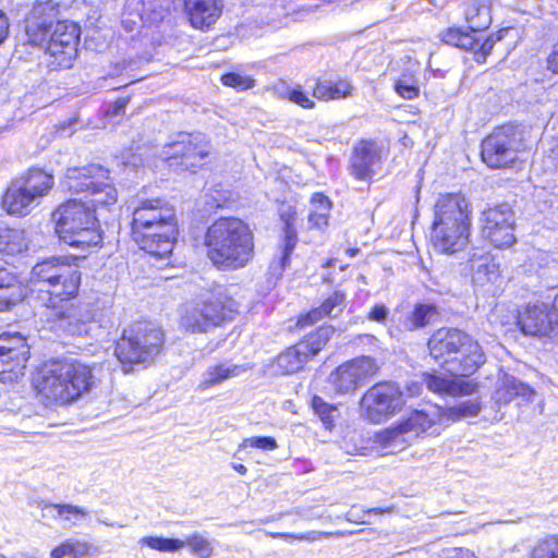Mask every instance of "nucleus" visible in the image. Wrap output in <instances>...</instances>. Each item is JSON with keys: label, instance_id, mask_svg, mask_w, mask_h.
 Returning a JSON list of instances; mask_svg holds the SVG:
<instances>
[{"label": "nucleus", "instance_id": "nucleus-30", "mask_svg": "<svg viewBox=\"0 0 558 558\" xmlns=\"http://www.w3.org/2000/svg\"><path fill=\"white\" fill-rule=\"evenodd\" d=\"M311 210L307 215L310 229L324 231L329 226L332 201L324 192H315L310 198Z\"/></svg>", "mask_w": 558, "mask_h": 558}, {"label": "nucleus", "instance_id": "nucleus-1", "mask_svg": "<svg viewBox=\"0 0 558 558\" xmlns=\"http://www.w3.org/2000/svg\"><path fill=\"white\" fill-rule=\"evenodd\" d=\"M97 384L96 365L78 357L59 356L41 363L33 373L35 398L45 407H69Z\"/></svg>", "mask_w": 558, "mask_h": 558}, {"label": "nucleus", "instance_id": "nucleus-41", "mask_svg": "<svg viewBox=\"0 0 558 558\" xmlns=\"http://www.w3.org/2000/svg\"><path fill=\"white\" fill-rule=\"evenodd\" d=\"M500 398L505 402H510L515 398H522L525 401L531 400L535 391L526 384L515 379L507 380L499 388Z\"/></svg>", "mask_w": 558, "mask_h": 558}, {"label": "nucleus", "instance_id": "nucleus-29", "mask_svg": "<svg viewBox=\"0 0 558 558\" xmlns=\"http://www.w3.org/2000/svg\"><path fill=\"white\" fill-rule=\"evenodd\" d=\"M35 202L37 199L15 181H12L4 190L0 204L8 215L23 218L32 211Z\"/></svg>", "mask_w": 558, "mask_h": 558}, {"label": "nucleus", "instance_id": "nucleus-33", "mask_svg": "<svg viewBox=\"0 0 558 558\" xmlns=\"http://www.w3.org/2000/svg\"><path fill=\"white\" fill-rule=\"evenodd\" d=\"M438 316L439 311L435 303H415L411 312L404 318V328L408 331L423 329L433 324Z\"/></svg>", "mask_w": 558, "mask_h": 558}, {"label": "nucleus", "instance_id": "nucleus-16", "mask_svg": "<svg viewBox=\"0 0 558 558\" xmlns=\"http://www.w3.org/2000/svg\"><path fill=\"white\" fill-rule=\"evenodd\" d=\"M481 222V235L493 247L506 250L517 242L514 211L509 205L486 207L482 211Z\"/></svg>", "mask_w": 558, "mask_h": 558}, {"label": "nucleus", "instance_id": "nucleus-24", "mask_svg": "<svg viewBox=\"0 0 558 558\" xmlns=\"http://www.w3.org/2000/svg\"><path fill=\"white\" fill-rule=\"evenodd\" d=\"M29 293L28 284L17 274L0 266V312L11 311L23 303Z\"/></svg>", "mask_w": 558, "mask_h": 558}, {"label": "nucleus", "instance_id": "nucleus-57", "mask_svg": "<svg viewBox=\"0 0 558 558\" xmlns=\"http://www.w3.org/2000/svg\"><path fill=\"white\" fill-rule=\"evenodd\" d=\"M397 508L393 505L387 506V507H375V508H368L364 511V515H384V514H391L396 512Z\"/></svg>", "mask_w": 558, "mask_h": 558}, {"label": "nucleus", "instance_id": "nucleus-12", "mask_svg": "<svg viewBox=\"0 0 558 558\" xmlns=\"http://www.w3.org/2000/svg\"><path fill=\"white\" fill-rule=\"evenodd\" d=\"M210 143L202 133L180 132L166 145L163 159L177 171L196 172L209 163Z\"/></svg>", "mask_w": 558, "mask_h": 558}, {"label": "nucleus", "instance_id": "nucleus-26", "mask_svg": "<svg viewBox=\"0 0 558 558\" xmlns=\"http://www.w3.org/2000/svg\"><path fill=\"white\" fill-rule=\"evenodd\" d=\"M184 10L191 25L199 31H208L221 14L220 0H183Z\"/></svg>", "mask_w": 558, "mask_h": 558}, {"label": "nucleus", "instance_id": "nucleus-51", "mask_svg": "<svg viewBox=\"0 0 558 558\" xmlns=\"http://www.w3.org/2000/svg\"><path fill=\"white\" fill-rule=\"evenodd\" d=\"M130 100V96L121 97L114 100L112 104L108 105L107 108L104 110V117L106 119H113L118 116L124 114L125 108Z\"/></svg>", "mask_w": 558, "mask_h": 558}, {"label": "nucleus", "instance_id": "nucleus-7", "mask_svg": "<svg viewBox=\"0 0 558 558\" xmlns=\"http://www.w3.org/2000/svg\"><path fill=\"white\" fill-rule=\"evenodd\" d=\"M166 347L163 329L149 320H136L123 328L113 342V356L124 374L150 364Z\"/></svg>", "mask_w": 558, "mask_h": 558}, {"label": "nucleus", "instance_id": "nucleus-6", "mask_svg": "<svg viewBox=\"0 0 558 558\" xmlns=\"http://www.w3.org/2000/svg\"><path fill=\"white\" fill-rule=\"evenodd\" d=\"M432 359L450 375L472 376L484 363L485 353L470 333L454 327H440L427 340Z\"/></svg>", "mask_w": 558, "mask_h": 558}, {"label": "nucleus", "instance_id": "nucleus-63", "mask_svg": "<svg viewBox=\"0 0 558 558\" xmlns=\"http://www.w3.org/2000/svg\"><path fill=\"white\" fill-rule=\"evenodd\" d=\"M360 253V248L359 247H350L345 251V254L347 256L349 257H354L356 256L357 254Z\"/></svg>", "mask_w": 558, "mask_h": 558}, {"label": "nucleus", "instance_id": "nucleus-46", "mask_svg": "<svg viewBox=\"0 0 558 558\" xmlns=\"http://www.w3.org/2000/svg\"><path fill=\"white\" fill-rule=\"evenodd\" d=\"M143 544L148 546L150 549L160 553H174L183 547L182 539L179 538H167L161 536H146L142 539Z\"/></svg>", "mask_w": 558, "mask_h": 558}, {"label": "nucleus", "instance_id": "nucleus-8", "mask_svg": "<svg viewBox=\"0 0 558 558\" xmlns=\"http://www.w3.org/2000/svg\"><path fill=\"white\" fill-rule=\"evenodd\" d=\"M60 185L65 194L107 209L116 205L119 198L110 169L99 162L68 167Z\"/></svg>", "mask_w": 558, "mask_h": 558}, {"label": "nucleus", "instance_id": "nucleus-38", "mask_svg": "<svg viewBox=\"0 0 558 558\" xmlns=\"http://www.w3.org/2000/svg\"><path fill=\"white\" fill-rule=\"evenodd\" d=\"M393 90L403 99L412 100L420 96V84L416 73L405 69L393 83Z\"/></svg>", "mask_w": 558, "mask_h": 558}, {"label": "nucleus", "instance_id": "nucleus-27", "mask_svg": "<svg viewBox=\"0 0 558 558\" xmlns=\"http://www.w3.org/2000/svg\"><path fill=\"white\" fill-rule=\"evenodd\" d=\"M354 85L348 77L329 80L318 76L312 86V96L318 101L329 102L348 99L354 94Z\"/></svg>", "mask_w": 558, "mask_h": 558}, {"label": "nucleus", "instance_id": "nucleus-42", "mask_svg": "<svg viewBox=\"0 0 558 558\" xmlns=\"http://www.w3.org/2000/svg\"><path fill=\"white\" fill-rule=\"evenodd\" d=\"M529 558H558V534L538 539L529 550Z\"/></svg>", "mask_w": 558, "mask_h": 558}, {"label": "nucleus", "instance_id": "nucleus-2", "mask_svg": "<svg viewBox=\"0 0 558 558\" xmlns=\"http://www.w3.org/2000/svg\"><path fill=\"white\" fill-rule=\"evenodd\" d=\"M129 235L145 254L156 259L170 257L180 236L175 207L165 197L141 199L131 211Z\"/></svg>", "mask_w": 558, "mask_h": 558}, {"label": "nucleus", "instance_id": "nucleus-15", "mask_svg": "<svg viewBox=\"0 0 558 558\" xmlns=\"http://www.w3.org/2000/svg\"><path fill=\"white\" fill-rule=\"evenodd\" d=\"M32 357L27 337L19 331L0 333V381L15 384L26 374Z\"/></svg>", "mask_w": 558, "mask_h": 558}, {"label": "nucleus", "instance_id": "nucleus-22", "mask_svg": "<svg viewBox=\"0 0 558 558\" xmlns=\"http://www.w3.org/2000/svg\"><path fill=\"white\" fill-rule=\"evenodd\" d=\"M347 304V294L343 290H333L317 306H313L295 316L294 326L304 330L326 318H337L343 313Z\"/></svg>", "mask_w": 558, "mask_h": 558}, {"label": "nucleus", "instance_id": "nucleus-40", "mask_svg": "<svg viewBox=\"0 0 558 558\" xmlns=\"http://www.w3.org/2000/svg\"><path fill=\"white\" fill-rule=\"evenodd\" d=\"M278 97L288 100L302 109L313 110L316 107V99L312 94L308 95L304 87L300 84L288 86L278 93Z\"/></svg>", "mask_w": 558, "mask_h": 558}, {"label": "nucleus", "instance_id": "nucleus-52", "mask_svg": "<svg viewBox=\"0 0 558 558\" xmlns=\"http://www.w3.org/2000/svg\"><path fill=\"white\" fill-rule=\"evenodd\" d=\"M246 442L253 448L264 451H271L277 448V441L271 436H259L246 439Z\"/></svg>", "mask_w": 558, "mask_h": 558}, {"label": "nucleus", "instance_id": "nucleus-48", "mask_svg": "<svg viewBox=\"0 0 558 558\" xmlns=\"http://www.w3.org/2000/svg\"><path fill=\"white\" fill-rule=\"evenodd\" d=\"M356 372H359L361 383H365L379 372V364L376 359L371 356H360L352 360Z\"/></svg>", "mask_w": 558, "mask_h": 558}, {"label": "nucleus", "instance_id": "nucleus-20", "mask_svg": "<svg viewBox=\"0 0 558 558\" xmlns=\"http://www.w3.org/2000/svg\"><path fill=\"white\" fill-rule=\"evenodd\" d=\"M58 10L51 1L34 5L25 21L26 35H80V26L73 22L57 20Z\"/></svg>", "mask_w": 558, "mask_h": 558}, {"label": "nucleus", "instance_id": "nucleus-55", "mask_svg": "<svg viewBox=\"0 0 558 558\" xmlns=\"http://www.w3.org/2000/svg\"><path fill=\"white\" fill-rule=\"evenodd\" d=\"M295 247L281 246L280 257L278 259V271L281 275L291 265L292 254Z\"/></svg>", "mask_w": 558, "mask_h": 558}, {"label": "nucleus", "instance_id": "nucleus-54", "mask_svg": "<svg viewBox=\"0 0 558 558\" xmlns=\"http://www.w3.org/2000/svg\"><path fill=\"white\" fill-rule=\"evenodd\" d=\"M299 242L298 229H281V246L296 247Z\"/></svg>", "mask_w": 558, "mask_h": 558}, {"label": "nucleus", "instance_id": "nucleus-19", "mask_svg": "<svg viewBox=\"0 0 558 558\" xmlns=\"http://www.w3.org/2000/svg\"><path fill=\"white\" fill-rule=\"evenodd\" d=\"M81 37H29L28 43L44 48V61L48 72L73 68L78 56Z\"/></svg>", "mask_w": 558, "mask_h": 558}, {"label": "nucleus", "instance_id": "nucleus-25", "mask_svg": "<svg viewBox=\"0 0 558 558\" xmlns=\"http://www.w3.org/2000/svg\"><path fill=\"white\" fill-rule=\"evenodd\" d=\"M408 434L415 437L438 436L441 425L437 404L430 410H412L408 415L401 418Z\"/></svg>", "mask_w": 558, "mask_h": 558}, {"label": "nucleus", "instance_id": "nucleus-10", "mask_svg": "<svg viewBox=\"0 0 558 558\" xmlns=\"http://www.w3.org/2000/svg\"><path fill=\"white\" fill-rule=\"evenodd\" d=\"M207 257L219 270L230 271L244 265V222L226 217L214 221L204 240Z\"/></svg>", "mask_w": 558, "mask_h": 558}, {"label": "nucleus", "instance_id": "nucleus-56", "mask_svg": "<svg viewBox=\"0 0 558 558\" xmlns=\"http://www.w3.org/2000/svg\"><path fill=\"white\" fill-rule=\"evenodd\" d=\"M220 81L225 86L236 87L242 84L243 78L240 74L229 72L222 74Z\"/></svg>", "mask_w": 558, "mask_h": 558}, {"label": "nucleus", "instance_id": "nucleus-11", "mask_svg": "<svg viewBox=\"0 0 558 558\" xmlns=\"http://www.w3.org/2000/svg\"><path fill=\"white\" fill-rule=\"evenodd\" d=\"M333 333L335 327L324 324L281 350L270 363L274 374L293 375L304 371L307 363L328 345Z\"/></svg>", "mask_w": 558, "mask_h": 558}, {"label": "nucleus", "instance_id": "nucleus-49", "mask_svg": "<svg viewBox=\"0 0 558 558\" xmlns=\"http://www.w3.org/2000/svg\"><path fill=\"white\" fill-rule=\"evenodd\" d=\"M422 378L429 391L438 395H448L450 378L428 372L423 373Z\"/></svg>", "mask_w": 558, "mask_h": 558}, {"label": "nucleus", "instance_id": "nucleus-17", "mask_svg": "<svg viewBox=\"0 0 558 558\" xmlns=\"http://www.w3.org/2000/svg\"><path fill=\"white\" fill-rule=\"evenodd\" d=\"M49 322L62 329L66 336L87 337L100 327L101 313L93 304H68L49 314Z\"/></svg>", "mask_w": 558, "mask_h": 558}, {"label": "nucleus", "instance_id": "nucleus-53", "mask_svg": "<svg viewBox=\"0 0 558 558\" xmlns=\"http://www.w3.org/2000/svg\"><path fill=\"white\" fill-rule=\"evenodd\" d=\"M389 311L384 304H375L367 312L366 318L371 322L385 323Z\"/></svg>", "mask_w": 558, "mask_h": 558}, {"label": "nucleus", "instance_id": "nucleus-59", "mask_svg": "<svg viewBox=\"0 0 558 558\" xmlns=\"http://www.w3.org/2000/svg\"><path fill=\"white\" fill-rule=\"evenodd\" d=\"M405 390L410 396L416 397L422 393V384L418 381H412L405 386Z\"/></svg>", "mask_w": 558, "mask_h": 558}, {"label": "nucleus", "instance_id": "nucleus-50", "mask_svg": "<svg viewBox=\"0 0 558 558\" xmlns=\"http://www.w3.org/2000/svg\"><path fill=\"white\" fill-rule=\"evenodd\" d=\"M279 221L282 225V229L296 228L298 221V209L295 206L289 205L281 208L278 213Z\"/></svg>", "mask_w": 558, "mask_h": 558}, {"label": "nucleus", "instance_id": "nucleus-13", "mask_svg": "<svg viewBox=\"0 0 558 558\" xmlns=\"http://www.w3.org/2000/svg\"><path fill=\"white\" fill-rule=\"evenodd\" d=\"M404 405L401 388L390 380H379L372 385L360 401L362 416L372 424L387 421L401 412Z\"/></svg>", "mask_w": 558, "mask_h": 558}, {"label": "nucleus", "instance_id": "nucleus-14", "mask_svg": "<svg viewBox=\"0 0 558 558\" xmlns=\"http://www.w3.org/2000/svg\"><path fill=\"white\" fill-rule=\"evenodd\" d=\"M236 313L238 306L232 298L215 294L186 310L181 320L186 331L205 332L233 319Z\"/></svg>", "mask_w": 558, "mask_h": 558}, {"label": "nucleus", "instance_id": "nucleus-5", "mask_svg": "<svg viewBox=\"0 0 558 558\" xmlns=\"http://www.w3.org/2000/svg\"><path fill=\"white\" fill-rule=\"evenodd\" d=\"M472 208L461 193L441 194L434 205L430 241L441 254L464 250L471 240Z\"/></svg>", "mask_w": 558, "mask_h": 558}, {"label": "nucleus", "instance_id": "nucleus-4", "mask_svg": "<svg viewBox=\"0 0 558 558\" xmlns=\"http://www.w3.org/2000/svg\"><path fill=\"white\" fill-rule=\"evenodd\" d=\"M105 209L78 197L60 202L50 214L53 231L60 242L90 255L102 247L104 232L97 211Z\"/></svg>", "mask_w": 558, "mask_h": 558}, {"label": "nucleus", "instance_id": "nucleus-47", "mask_svg": "<svg viewBox=\"0 0 558 558\" xmlns=\"http://www.w3.org/2000/svg\"><path fill=\"white\" fill-rule=\"evenodd\" d=\"M449 381L448 396L463 397L474 393L477 389V383L474 380H466L468 376L451 375Z\"/></svg>", "mask_w": 558, "mask_h": 558}, {"label": "nucleus", "instance_id": "nucleus-61", "mask_svg": "<svg viewBox=\"0 0 558 558\" xmlns=\"http://www.w3.org/2000/svg\"><path fill=\"white\" fill-rule=\"evenodd\" d=\"M9 23L5 15L0 11V35H8Z\"/></svg>", "mask_w": 558, "mask_h": 558}, {"label": "nucleus", "instance_id": "nucleus-43", "mask_svg": "<svg viewBox=\"0 0 558 558\" xmlns=\"http://www.w3.org/2000/svg\"><path fill=\"white\" fill-rule=\"evenodd\" d=\"M311 407L316 415L320 418L327 429H331L335 425L333 413L337 411L335 404L326 402L320 396H313Z\"/></svg>", "mask_w": 558, "mask_h": 558}, {"label": "nucleus", "instance_id": "nucleus-64", "mask_svg": "<svg viewBox=\"0 0 558 558\" xmlns=\"http://www.w3.org/2000/svg\"><path fill=\"white\" fill-rule=\"evenodd\" d=\"M253 84H254L253 80L246 76V84H245L246 89L251 88L253 86Z\"/></svg>", "mask_w": 558, "mask_h": 558}, {"label": "nucleus", "instance_id": "nucleus-31", "mask_svg": "<svg viewBox=\"0 0 558 558\" xmlns=\"http://www.w3.org/2000/svg\"><path fill=\"white\" fill-rule=\"evenodd\" d=\"M444 39L447 45L471 53L476 62H484L494 46L493 37H444Z\"/></svg>", "mask_w": 558, "mask_h": 558}, {"label": "nucleus", "instance_id": "nucleus-39", "mask_svg": "<svg viewBox=\"0 0 558 558\" xmlns=\"http://www.w3.org/2000/svg\"><path fill=\"white\" fill-rule=\"evenodd\" d=\"M239 373L238 366H226L225 364H217L209 367L203 379L199 381L197 389L198 390H208L214 386L220 385L228 378L236 375Z\"/></svg>", "mask_w": 558, "mask_h": 558}, {"label": "nucleus", "instance_id": "nucleus-3", "mask_svg": "<svg viewBox=\"0 0 558 558\" xmlns=\"http://www.w3.org/2000/svg\"><path fill=\"white\" fill-rule=\"evenodd\" d=\"M87 256L54 255L32 267L29 282L40 287L37 299L49 314L78 299L83 283V274L78 266Z\"/></svg>", "mask_w": 558, "mask_h": 558}, {"label": "nucleus", "instance_id": "nucleus-45", "mask_svg": "<svg viewBox=\"0 0 558 558\" xmlns=\"http://www.w3.org/2000/svg\"><path fill=\"white\" fill-rule=\"evenodd\" d=\"M48 508L56 510L57 518L75 525L77 521L85 518L88 512L82 507L66 504H50Z\"/></svg>", "mask_w": 558, "mask_h": 558}, {"label": "nucleus", "instance_id": "nucleus-21", "mask_svg": "<svg viewBox=\"0 0 558 558\" xmlns=\"http://www.w3.org/2000/svg\"><path fill=\"white\" fill-rule=\"evenodd\" d=\"M380 163L381 150L377 143L360 138L352 147L348 170L356 181L371 182Z\"/></svg>", "mask_w": 558, "mask_h": 558}, {"label": "nucleus", "instance_id": "nucleus-37", "mask_svg": "<svg viewBox=\"0 0 558 558\" xmlns=\"http://www.w3.org/2000/svg\"><path fill=\"white\" fill-rule=\"evenodd\" d=\"M405 427L401 420L392 424L391 426L380 430L376 435L377 444L383 448L400 447L405 448L408 440Z\"/></svg>", "mask_w": 558, "mask_h": 558}, {"label": "nucleus", "instance_id": "nucleus-44", "mask_svg": "<svg viewBox=\"0 0 558 558\" xmlns=\"http://www.w3.org/2000/svg\"><path fill=\"white\" fill-rule=\"evenodd\" d=\"M182 542L183 546L186 545L191 554L197 558H210L213 555L214 548L211 543L198 533L189 535Z\"/></svg>", "mask_w": 558, "mask_h": 558}, {"label": "nucleus", "instance_id": "nucleus-36", "mask_svg": "<svg viewBox=\"0 0 558 558\" xmlns=\"http://www.w3.org/2000/svg\"><path fill=\"white\" fill-rule=\"evenodd\" d=\"M27 250L24 230L14 228H0V253L17 255Z\"/></svg>", "mask_w": 558, "mask_h": 558}, {"label": "nucleus", "instance_id": "nucleus-34", "mask_svg": "<svg viewBox=\"0 0 558 558\" xmlns=\"http://www.w3.org/2000/svg\"><path fill=\"white\" fill-rule=\"evenodd\" d=\"M359 374L352 360L344 362L332 372L331 384L339 393L353 392L362 385Z\"/></svg>", "mask_w": 558, "mask_h": 558}, {"label": "nucleus", "instance_id": "nucleus-60", "mask_svg": "<svg viewBox=\"0 0 558 558\" xmlns=\"http://www.w3.org/2000/svg\"><path fill=\"white\" fill-rule=\"evenodd\" d=\"M550 305L551 315H554V323L556 324V333H558V292L554 295Z\"/></svg>", "mask_w": 558, "mask_h": 558}, {"label": "nucleus", "instance_id": "nucleus-23", "mask_svg": "<svg viewBox=\"0 0 558 558\" xmlns=\"http://www.w3.org/2000/svg\"><path fill=\"white\" fill-rule=\"evenodd\" d=\"M465 276L474 284L484 286L500 277V263L489 251L474 248L463 264Z\"/></svg>", "mask_w": 558, "mask_h": 558}, {"label": "nucleus", "instance_id": "nucleus-35", "mask_svg": "<svg viewBox=\"0 0 558 558\" xmlns=\"http://www.w3.org/2000/svg\"><path fill=\"white\" fill-rule=\"evenodd\" d=\"M440 422L453 423L463 418L474 417L481 412V403L475 400H465L451 407L437 404Z\"/></svg>", "mask_w": 558, "mask_h": 558}, {"label": "nucleus", "instance_id": "nucleus-28", "mask_svg": "<svg viewBox=\"0 0 558 558\" xmlns=\"http://www.w3.org/2000/svg\"><path fill=\"white\" fill-rule=\"evenodd\" d=\"M14 181L37 201L46 197L54 186V175L41 167L27 168Z\"/></svg>", "mask_w": 558, "mask_h": 558}, {"label": "nucleus", "instance_id": "nucleus-32", "mask_svg": "<svg viewBox=\"0 0 558 558\" xmlns=\"http://www.w3.org/2000/svg\"><path fill=\"white\" fill-rule=\"evenodd\" d=\"M98 553V547L77 538H65L50 550V558H88Z\"/></svg>", "mask_w": 558, "mask_h": 558}, {"label": "nucleus", "instance_id": "nucleus-9", "mask_svg": "<svg viewBox=\"0 0 558 558\" xmlns=\"http://www.w3.org/2000/svg\"><path fill=\"white\" fill-rule=\"evenodd\" d=\"M527 151L524 131L512 122L495 125L480 142L481 161L490 170L519 168Z\"/></svg>", "mask_w": 558, "mask_h": 558}, {"label": "nucleus", "instance_id": "nucleus-58", "mask_svg": "<svg viewBox=\"0 0 558 558\" xmlns=\"http://www.w3.org/2000/svg\"><path fill=\"white\" fill-rule=\"evenodd\" d=\"M547 157L551 160V163L558 167V137L551 141V146L548 148Z\"/></svg>", "mask_w": 558, "mask_h": 558}, {"label": "nucleus", "instance_id": "nucleus-62", "mask_svg": "<svg viewBox=\"0 0 558 558\" xmlns=\"http://www.w3.org/2000/svg\"><path fill=\"white\" fill-rule=\"evenodd\" d=\"M470 23H471L470 29H471V32H474V33L482 32L486 27V24L480 25V24L473 23L472 21H470Z\"/></svg>", "mask_w": 558, "mask_h": 558}, {"label": "nucleus", "instance_id": "nucleus-18", "mask_svg": "<svg viewBox=\"0 0 558 558\" xmlns=\"http://www.w3.org/2000/svg\"><path fill=\"white\" fill-rule=\"evenodd\" d=\"M514 325L527 337L545 338L556 333L551 305L533 301L518 305L513 311Z\"/></svg>", "mask_w": 558, "mask_h": 558}]
</instances>
